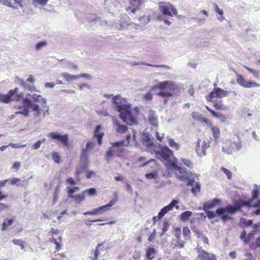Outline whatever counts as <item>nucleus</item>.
I'll use <instances>...</instances> for the list:
<instances>
[{
    "instance_id": "f704fd0d",
    "label": "nucleus",
    "mask_w": 260,
    "mask_h": 260,
    "mask_svg": "<svg viewBox=\"0 0 260 260\" xmlns=\"http://www.w3.org/2000/svg\"><path fill=\"white\" fill-rule=\"evenodd\" d=\"M217 88H214L213 90L209 94L206 96V100L209 102H212L213 99L217 98H218V91L217 90Z\"/></svg>"
},
{
    "instance_id": "cd10ccee",
    "label": "nucleus",
    "mask_w": 260,
    "mask_h": 260,
    "mask_svg": "<svg viewBox=\"0 0 260 260\" xmlns=\"http://www.w3.org/2000/svg\"><path fill=\"white\" fill-rule=\"evenodd\" d=\"M192 118L196 120L199 121H204L206 124L209 123V120L205 118H203L201 115L197 112H193L191 114Z\"/></svg>"
},
{
    "instance_id": "20e7f679",
    "label": "nucleus",
    "mask_w": 260,
    "mask_h": 260,
    "mask_svg": "<svg viewBox=\"0 0 260 260\" xmlns=\"http://www.w3.org/2000/svg\"><path fill=\"white\" fill-rule=\"evenodd\" d=\"M156 155L161 159L170 162L173 157V152L167 146H160L159 150L155 152Z\"/></svg>"
},
{
    "instance_id": "864d4df0",
    "label": "nucleus",
    "mask_w": 260,
    "mask_h": 260,
    "mask_svg": "<svg viewBox=\"0 0 260 260\" xmlns=\"http://www.w3.org/2000/svg\"><path fill=\"white\" fill-rule=\"evenodd\" d=\"M212 115L215 117H217L218 118H219L221 121L224 122L225 120V118L224 116L221 113L216 112L215 111H212L211 112Z\"/></svg>"
},
{
    "instance_id": "f03ea898",
    "label": "nucleus",
    "mask_w": 260,
    "mask_h": 260,
    "mask_svg": "<svg viewBox=\"0 0 260 260\" xmlns=\"http://www.w3.org/2000/svg\"><path fill=\"white\" fill-rule=\"evenodd\" d=\"M250 202L245 201L242 199L238 200L235 203L234 205L228 204L225 207L218 208L216 210L217 215H221L223 213L227 212L228 213L233 214L237 211L240 210L243 207L250 206Z\"/></svg>"
},
{
    "instance_id": "bf43d9fd",
    "label": "nucleus",
    "mask_w": 260,
    "mask_h": 260,
    "mask_svg": "<svg viewBox=\"0 0 260 260\" xmlns=\"http://www.w3.org/2000/svg\"><path fill=\"white\" fill-rule=\"evenodd\" d=\"M129 24L126 21H123L120 22V23L119 24V26L116 25V27L118 29H123L126 28L127 26H128Z\"/></svg>"
},
{
    "instance_id": "aec40b11",
    "label": "nucleus",
    "mask_w": 260,
    "mask_h": 260,
    "mask_svg": "<svg viewBox=\"0 0 260 260\" xmlns=\"http://www.w3.org/2000/svg\"><path fill=\"white\" fill-rule=\"evenodd\" d=\"M5 4L9 7L17 9L22 7V0H6Z\"/></svg>"
},
{
    "instance_id": "37998d69",
    "label": "nucleus",
    "mask_w": 260,
    "mask_h": 260,
    "mask_svg": "<svg viewBox=\"0 0 260 260\" xmlns=\"http://www.w3.org/2000/svg\"><path fill=\"white\" fill-rule=\"evenodd\" d=\"M180 160L183 164L188 168L192 169L193 168V164L190 160L183 158H181Z\"/></svg>"
},
{
    "instance_id": "0e129e2a",
    "label": "nucleus",
    "mask_w": 260,
    "mask_h": 260,
    "mask_svg": "<svg viewBox=\"0 0 260 260\" xmlns=\"http://www.w3.org/2000/svg\"><path fill=\"white\" fill-rule=\"evenodd\" d=\"M15 82H16L18 84H19L20 85L22 86V87H27L26 85V82H25L22 79H21L20 78H18V77H16V80H15Z\"/></svg>"
},
{
    "instance_id": "e2e57ef3",
    "label": "nucleus",
    "mask_w": 260,
    "mask_h": 260,
    "mask_svg": "<svg viewBox=\"0 0 260 260\" xmlns=\"http://www.w3.org/2000/svg\"><path fill=\"white\" fill-rule=\"evenodd\" d=\"M79 190V188L77 187H74L73 188L68 187L67 193L69 195H73V194L76 191Z\"/></svg>"
},
{
    "instance_id": "0eeeda50",
    "label": "nucleus",
    "mask_w": 260,
    "mask_h": 260,
    "mask_svg": "<svg viewBox=\"0 0 260 260\" xmlns=\"http://www.w3.org/2000/svg\"><path fill=\"white\" fill-rule=\"evenodd\" d=\"M116 202L111 200L108 204L96 208H94L90 211L83 213L84 215H100L109 210V209L115 204Z\"/></svg>"
},
{
    "instance_id": "2f4dec72",
    "label": "nucleus",
    "mask_w": 260,
    "mask_h": 260,
    "mask_svg": "<svg viewBox=\"0 0 260 260\" xmlns=\"http://www.w3.org/2000/svg\"><path fill=\"white\" fill-rule=\"evenodd\" d=\"M179 201L176 200H173L170 204L164 207V209L167 211V212L172 210L174 207H176V209H179V206L177 205Z\"/></svg>"
},
{
    "instance_id": "e433bc0d",
    "label": "nucleus",
    "mask_w": 260,
    "mask_h": 260,
    "mask_svg": "<svg viewBox=\"0 0 260 260\" xmlns=\"http://www.w3.org/2000/svg\"><path fill=\"white\" fill-rule=\"evenodd\" d=\"M156 251L154 248L150 247L146 251V256L149 260H152L155 255Z\"/></svg>"
},
{
    "instance_id": "58836bf2",
    "label": "nucleus",
    "mask_w": 260,
    "mask_h": 260,
    "mask_svg": "<svg viewBox=\"0 0 260 260\" xmlns=\"http://www.w3.org/2000/svg\"><path fill=\"white\" fill-rule=\"evenodd\" d=\"M217 91H218V98H222L223 97L228 96L229 93L230 92V91L228 90H224L222 89H221L220 88H217Z\"/></svg>"
},
{
    "instance_id": "603ef678",
    "label": "nucleus",
    "mask_w": 260,
    "mask_h": 260,
    "mask_svg": "<svg viewBox=\"0 0 260 260\" xmlns=\"http://www.w3.org/2000/svg\"><path fill=\"white\" fill-rule=\"evenodd\" d=\"M59 191H60V189H59V187H56V188L55 189L54 193H53V200H52V202H53V204H55L58 200V196L59 193Z\"/></svg>"
},
{
    "instance_id": "423d86ee",
    "label": "nucleus",
    "mask_w": 260,
    "mask_h": 260,
    "mask_svg": "<svg viewBox=\"0 0 260 260\" xmlns=\"http://www.w3.org/2000/svg\"><path fill=\"white\" fill-rule=\"evenodd\" d=\"M241 147V143L240 142H232L229 140L224 142L222 149L224 152L228 154H231L236 151L240 150Z\"/></svg>"
},
{
    "instance_id": "2eb2a0df",
    "label": "nucleus",
    "mask_w": 260,
    "mask_h": 260,
    "mask_svg": "<svg viewBox=\"0 0 260 260\" xmlns=\"http://www.w3.org/2000/svg\"><path fill=\"white\" fill-rule=\"evenodd\" d=\"M150 21L149 17H138L131 25H134L136 29H141Z\"/></svg>"
},
{
    "instance_id": "f257e3e1",
    "label": "nucleus",
    "mask_w": 260,
    "mask_h": 260,
    "mask_svg": "<svg viewBox=\"0 0 260 260\" xmlns=\"http://www.w3.org/2000/svg\"><path fill=\"white\" fill-rule=\"evenodd\" d=\"M113 100L114 108L119 112V117L123 122L129 125L136 124L137 120L130 112L131 105L125 99L116 95L114 96Z\"/></svg>"
},
{
    "instance_id": "f3484780",
    "label": "nucleus",
    "mask_w": 260,
    "mask_h": 260,
    "mask_svg": "<svg viewBox=\"0 0 260 260\" xmlns=\"http://www.w3.org/2000/svg\"><path fill=\"white\" fill-rule=\"evenodd\" d=\"M221 201L220 200L214 198L212 200L206 202L203 207V209L206 211L208 209H211L214 208L216 205H219Z\"/></svg>"
},
{
    "instance_id": "6ab92c4d",
    "label": "nucleus",
    "mask_w": 260,
    "mask_h": 260,
    "mask_svg": "<svg viewBox=\"0 0 260 260\" xmlns=\"http://www.w3.org/2000/svg\"><path fill=\"white\" fill-rule=\"evenodd\" d=\"M143 3V0H131V5L135 7L134 8L128 7L126 9V10L130 11L133 14H135V12L139 10V7L142 5Z\"/></svg>"
},
{
    "instance_id": "a211bd4d",
    "label": "nucleus",
    "mask_w": 260,
    "mask_h": 260,
    "mask_svg": "<svg viewBox=\"0 0 260 260\" xmlns=\"http://www.w3.org/2000/svg\"><path fill=\"white\" fill-rule=\"evenodd\" d=\"M88 166V160H85L83 161L81 158H80V165L78 168L76 169L75 172V175L76 178L79 180V176L81 173H82L85 169H87Z\"/></svg>"
},
{
    "instance_id": "5fc2aeb1",
    "label": "nucleus",
    "mask_w": 260,
    "mask_h": 260,
    "mask_svg": "<svg viewBox=\"0 0 260 260\" xmlns=\"http://www.w3.org/2000/svg\"><path fill=\"white\" fill-rule=\"evenodd\" d=\"M240 223L246 225H251L252 224V220L250 219H246L244 218L240 219Z\"/></svg>"
},
{
    "instance_id": "a19ab883",
    "label": "nucleus",
    "mask_w": 260,
    "mask_h": 260,
    "mask_svg": "<svg viewBox=\"0 0 260 260\" xmlns=\"http://www.w3.org/2000/svg\"><path fill=\"white\" fill-rule=\"evenodd\" d=\"M157 94L164 98H167V99H169L173 96V93L172 92L166 91H161L159 92Z\"/></svg>"
},
{
    "instance_id": "79ce46f5",
    "label": "nucleus",
    "mask_w": 260,
    "mask_h": 260,
    "mask_svg": "<svg viewBox=\"0 0 260 260\" xmlns=\"http://www.w3.org/2000/svg\"><path fill=\"white\" fill-rule=\"evenodd\" d=\"M141 64H144V65L148 66H150V67H154V68H162V69H164L167 70H170L171 69V68L170 67L168 66L167 65H165V64H162V65H153V64H149V63H144V62H142Z\"/></svg>"
},
{
    "instance_id": "c756f323",
    "label": "nucleus",
    "mask_w": 260,
    "mask_h": 260,
    "mask_svg": "<svg viewBox=\"0 0 260 260\" xmlns=\"http://www.w3.org/2000/svg\"><path fill=\"white\" fill-rule=\"evenodd\" d=\"M20 179L18 178H14L11 180V184L12 185H20L21 186H22L24 187H26L28 185V180H25L23 181L22 183H20Z\"/></svg>"
},
{
    "instance_id": "39448f33",
    "label": "nucleus",
    "mask_w": 260,
    "mask_h": 260,
    "mask_svg": "<svg viewBox=\"0 0 260 260\" xmlns=\"http://www.w3.org/2000/svg\"><path fill=\"white\" fill-rule=\"evenodd\" d=\"M123 140L114 143L112 146L110 147L107 152V157H110L113 155H120L123 150Z\"/></svg>"
},
{
    "instance_id": "f8f14e48",
    "label": "nucleus",
    "mask_w": 260,
    "mask_h": 260,
    "mask_svg": "<svg viewBox=\"0 0 260 260\" xmlns=\"http://www.w3.org/2000/svg\"><path fill=\"white\" fill-rule=\"evenodd\" d=\"M18 91V88L10 90L7 94L0 93V103L8 104L13 100V96Z\"/></svg>"
},
{
    "instance_id": "ea45409f",
    "label": "nucleus",
    "mask_w": 260,
    "mask_h": 260,
    "mask_svg": "<svg viewBox=\"0 0 260 260\" xmlns=\"http://www.w3.org/2000/svg\"><path fill=\"white\" fill-rule=\"evenodd\" d=\"M193 185L194 186L191 188V192L193 194L196 196L201 190V185L199 182H195L194 181Z\"/></svg>"
},
{
    "instance_id": "338daca9",
    "label": "nucleus",
    "mask_w": 260,
    "mask_h": 260,
    "mask_svg": "<svg viewBox=\"0 0 260 260\" xmlns=\"http://www.w3.org/2000/svg\"><path fill=\"white\" fill-rule=\"evenodd\" d=\"M213 8H214V11L217 13H218L219 15L222 16L223 14V11L222 10H220L218 6H217V5H216V4L214 3L213 4Z\"/></svg>"
},
{
    "instance_id": "9d476101",
    "label": "nucleus",
    "mask_w": 260,
    "mask_h": 260,
    "mask_svg": "<svg viewBox=\"0 0 260 260\" xmlns=\"http://www.w3.org/2000/svg\"><path fill=\"white\" fill-rule=\"evenodd\" d=\"M43 108L44 109L46 108V109L44 111L42 110L40 106L37 104L35 105L31 106V108L30 109L33 112L34 117L37 119L38 122H40L42 120V118H40L41 116L43 118H45L46 114H48L49 107L47 106H44Z\"/></svg>"
},
{
    "instance_id": "7ed1b4c3",
    "label": "nucleus",
    "mask_w": 260,
    "mask_h": 260,
    "mask_svg": "<svg viewBox=\"0 0 260 260\" xmlns=\"http://www.w3.org/2000/svg\"><path fill=\"white\" fill-rule=\"evenodd\" d=\"M172 166L174 170L178 172L176 173V177L182 182H186L187 186H193L194 181L190 179V172L187 171L185 168L178 166L175 163L172 164Z\"/></svg>"
},
{
    "instance_id": "49530a36",
    "label": "nucleus",
    "mask_w": 260,
    "mask_h": 260,
    "mask_svg": "<svg viewBox=\"0 0 260 260\" xmlns=\"http://www.w3.org/2000/svg\"><path fill=\"white\" fill-rule=\"evenodd\" d=\"M12 243L16 245H18L20 247L21 249H24V244L25 243V242L22 241L21 239H13L12 241Z\"/></svg>"
},
{
    "instance_id": "052dcab7",
    "label": "nucleus",
    "mask_w": 260,
    "mask_h": 260,
    "mask_svg": "<svg viewBox=\"0 0 260 260\" xmlns=\"http://www.w3.org/2000/svg\"><path fill=\"white\" fill-rule=\"evenodd\" d=\"M221 171H222L227 176V177L229 179H231L232 178V173L230 170L225 169V168L222 167L220 169Z\"/></svg>"
},
{
    "instance_id": "13d9d810",
    "label": "nucleus",
    "mask_w": 260,
    "mask_h": 260,
    "mask_svg": "<svg viewBox=\"0 0 260 260\" xmlns=\"http://www.w3.org/2000/svg\"><path fill=\"white\" fill-rule=\"evenodd\" d=\"M258 84L255 82L247 81L245 85V88H250L258 87Z\"/></svg>"
},
{
    "instance_id": "1a4fd4ad",
    "label": "nucleus",
    "mask_w": 260,
    "mask_h": 260,
    "mask_svg": "<svg viewBox=\"0 0 260 260\" xmlns=\"http://www.w3.org/2000/svg\"><path fill=\"white\" fill-rule=\"evenodd\" d=\"M157 87L161 90L167 89L169 92H171L173 94L175 93L176 91L179 90V86L172 81H164L159 82L157 85Z\"/></svg>"
},
{
    "instance_id": "b1692460",
    "label": "nucleus",
    "mask_w": 260,
    "mask_h": 260,
    "mask_svg": "<svg viewBox=\"0 0 260 260\" xmlns=\"http://www.w3.org/2000/svg\"><path fill=\"white\" fill-rule=\"evenodd\" d=\"M148 120L151 125L154 126H157L158 125L157 118L153 111H149Z\"/></svg>"
},
{
    "instance_id": "de8ad7c7",
    "label": "nucleus",
    "mask_w": 260,
    "mask_h": 260,
    "mask_svg": "<svg viewBox=\"0 0 260 260\" xmlns=\"http://www.w3.org/2000/svg\"><path fill=\"white\" fill-rule=\"evenodd\" d=\"M22 102L24 104L23 106H27L28 108L31 109L32 105H35L36 104L33 103L31 100L28 98H23Z\"/></svg>"
},
{
    "instance_id": "4468645a",
    "label": "nucleus",
    "mask_w": 260,
    "mask_h": 260,
    "mask_svg": "<svg viewBox=\"0 0 260 260\" xmlns=\"http://www.w3.org/2000/svg\"><path fill=\"white\" fill-rule=\"evenodd\" d=\"M48 136L51 139L60 141L64 146H67L69 145V138L67 135L61 136L58 133L52 132L48 134Z\"/></svg>"
},
{
    "instance_id": "c85d7f7f",
    "label": "nucleus",
    "mask_w": 260,
    "mask_h": 260,
    "mask_svg": "<svg viewBox=\"0 0 260 260\" xmlns=\"http://www.w3.org/2000/svg\"><path fill=\"white\" fill-rule=\"evenodd\" d=\"M104 243H101L98 244L97 246L96 247L95 250L94 252V257H98L100 255V252L102 250H106L107 249H109V247L108 246H104Z\"/></svg>"
},
{
    "instance_id": "774afa93",
    "label": "nucleus",
    "mask_w": 260,
    "mask_h": 260,
    "mask_svg": "<svg viewBox=\"0 0 260 260\" xmlns=\"http://www.w3.org/2000/svg\"><path fill=\"white\" fill-rule=\"evenodd\" d=\"M52 158L55 162H56L58 164L60 162V157L58 153H56V152L53 153L52 154Z\"/></svg>"
},
{
    "instance_id": "8fccbe9b",
    "label": "nucleus",
    "mask_w": 260,
    "mask_h": 260,
    "mask_svg": "<svg viewBox=\"0 0 260 260\" xmlns=\"http://www.w3.org/2000/svg\"><path fill=\"white\" fill-rule=\"evenodd\" d=\"M244 68L250 73L253 74V76L255 78H258L259 76L260 73L258 70H253L250 68L244 67Z\"/></svg>"
},
{
    "instance_id": "ddd939ff",
    "label": "nucleus",
    "mask_w": 260,
    "mask_h": 260,
    "mask_svg": "<svg viewBox=\"0 0 260 260\" xmlns=\"http://www.w3.org/2000/svg\"><path fill=\"white\" fill-rule=\"evenodd\" d=\"M94 147V144L93 142L87 141L85 147L82 148L81 155L80 158L84 161L85 160H88L89 152Z\"/></svg>"
},
{
    "instance_id": "c9c22d12",
    "label": "nucleus",
    "mask_w": 260,
    "mask_h": 260,
    "mask_svg": "<svg viewBox=\"0 0 260 260\" xmlns=\"http://www.w3.org/2000/svg\"><path fill=\"white\" fill-rule=\"evenodd\" d=\"M69 197L74 199L76 203H80L82 201L85 200L84 194H83V192L81 194L77 195H69Z\"/></svg>"
},
{
    "instance_id": "dca6fc26",
    "label": "nucleus",
    "mask_w": 260,
    "mask_h": 260,
    "mask_svg": "<svg viewBox=\"0 0 260 260\" xmlns=\"http://www.w3.org/2000/svg\"><path fill=\"white\" fill-rule=\"evenodd\" d=\"M197 260H216V256L212 253L202 250L201 252L198 254Z\"/></svg>"
},
{
    "instance_id": "393cba45",
    "label": "nucleus",
    "mask_w": 260,
    "mask_h": 260,
    "mask_svg": "<svg viewBox=\"0 0 260 260\" xmlns=\"http://www.w3.org/2000/svg\"><path fill=\"white\" fill-rule=\"evenodd\" d=\"M208 126H209L212 131L213 136L215 140H217L219 138L220 135V130L218 126H213L211 122L209 121V123L207 124Z\"/></svg>"
},
{
    "instance_id": "bb28decb",
    "label": "nucleus",
    "mask_w": 260,
    "mask_h": 260,
    "mask_svg": "<svg viewBox=\"0 0 260 260\" xmlns=\"http://www.w3.org/2000/svg\"><path fill=\"white\" fill-rule=\"evenodd\" d=\"M20 110L15 112L16 114H21L25 117H28L29 115V108L27 106L22 105L18 107Z\"/></svg>"
},
{
    "instance_id": "9b49d317",
    "label": "nucleus",
    "mask_w": 260,
    "mask_h": 260,
    "mask_svg": "<svg viewBox=\"0 0 260 260\" xmlns=\"http://www.w3.org/2000/svg\"><path fill=\"white\" fill-rule=\"evenodd\" d=\"M200 142L201 140L199 139L197 143L196 151L199 156H202L206 155V150L210 147L211 141L209 140L204 141L201 148L200 147Z\"/></svg>"
},
{
    "instance_id": "3c124183",
    "label": "nucleus",
    "mask_w": 260,
    "mask_h": 260,
    "mask_svg": "<svg viewBox=\"0 0 260 260\" xmlns=\"http://www.w3.org/2000/svg\"><path fill=\"white\" fill-rule=\"evenodd\" d=\"M198 238L205 244H208V238L200 232H197Z\"/></svg>"
},
{
    "instance_id": "09e8293b",
    "label": "nucleus",
    "mask_w": 260,
    "mask_h": 260,
    "mask_svg": "<svg viewBox=\"0 0 260 260\" xmlns=\"http://www.w3.org/2000/svg\"><path fill=\"white\" fill-rule=\"evenodd\" d=\"M87 193L90 196H93L96 194V190L94 188H90L89 189H85L83 191V194Z\"/></svg>"
},
{
    "instance_id": "c03bdc74",
    "label": "nucleus",
    "mask_w": 260,
    "mask_h": 260,
    "mask_svg": "<svg viewBox=\"0 0 260 260\" xmlns=\"http://www.w3.org/2000/svg\"><path fill=\"white\" fill-rule=\"evenodd\" d=\"M237 82L239 85L242 87H245V85L246 83V81L244 79L242 76L241 75H238L237 76V79H236Z\"/></svg>"
},
{
    "instance_id": "4d7b16f0",
    "label": "nucleus",
    "mask_w": 260,
    "mask_h": 260,
    "mask_svg": "<svg viewBox=\"0 0 260 260\" xmlns=\"http://www.w3.org/2000/svg\"><path fill=\"white\" fill-rule=\"evenodd\" d=\"M47 45L46 42H40L38 43L35 46V49L36 50H40L43 47H45Z\"/></svg>"
},
{
    "instance_id": "a878e982",
    "label": "nucleus",
    "mask_w": 260,
    "mask_h": 260,
    "mask_svg": "<svg viewBox=\"0 0 260 260\" xmlns=\"http://www.w3.org/2000/svg\"><path fill=\"white\" fill-rule=\"evenodd\" d=\"M28 96H30L35 102H39L42 103V104H46L47 102L46 99L45 98H42V96L40 94H37L36 93L34 94H28Z\"/></svg>"
},
{
    "instance_id": "412c9836",
    "label": "nucleus",
    "mask_w": 260,
    "mask_h": 260,
    "mask_svg": "<svg viewBox=\"0 0 260 260\" xmlns=\"http://www.w3.org/2000/svg\"><path fill=\"white\" fill-rule=\"evenodd\" d=\"M151 135L147 133L143 134L142 140L143 144L146 146L147 147H150L153 145V142L151 140Z\"/></svg>"
},
{
    "instance_id": "5701e85b",
    "label": "nucleus",
    "mask_w": 260,
    "mask_h": 260,
    "mask_svg": "<svg viewBox=\"0 0 260 260\" xmlns=\"http://www.w3.org/2000/svg\"><path fill=\"white\" fill-rule=\"evenodd\" d=\"M15 220V218L14 217H12L11 218H7L4 220V221L2 225L1 231H5L6 230L7 228L12 225Z\"/></svg>"
},
{
    "instance_id": "680f3d73",
    "label": "nucleus",
    "mask_w": 260,
    "mask_h": 260,
    "mask_svg": "<svg viewBox=\"0 0 260 260\" xmlns=\"http://www.w3.org/2000/svg\"><path fill=\"white\" fill-rule=\"evenodd\" d=\"M219 216H220L221 220L224 222H225L228 219H233V217L228 215L227 214H225V213H223V214Z\"/></svg>"
},
{
    "instance_id": "a18cd8bd",
    "label": "nucleus",
    "mask_w": 260,
    "mask_h": 260,
    "mask_svg": "<svg viewBox=\"0 0 260 260\" xmlns=\"http://www.w3.org/2000/svg\"><path fill=\"white\" fill-rule=\"evenodd\" d=\"M192 215L191 211H187L183 212L180 215V218L183 221H186L189 217Z\"/></svg>"
},
{
    "instance_id": "4c0bfd02",
    "label": "nucleus",
    "mask_w": 260,
    "mask_h": 260,
    "mask_svg": "<svg viewBox=\"0 0 260 260\" xmlns=\"http://www.w3.org/2000/svg\"><path fill=\"white\" fill-rule=\"evenodd\" d=\"M116 132L120 134H123L126 133L127 131V127L123 125L119 124L116 123Z\"/></svg>"
},
{
    "instance_id": "6e6552de",
    "label": "nucleus",
    "mask_w": 260,
    "mask_h": 260,
    "mask_svg": "<svg viewBox=\"0 0 260 260\" xmlns=\"http://www.w3.org/2000/svg\"><path fill=\"white\" fill-rule=\"evenodd\" d=\"M158 5L159 10L163 14L169 16H172V14L177 15L176 9L170 3L160 2Z\"/></svg>"
},
{
    "instance_id": "72a5a7b5",
    "label": "nucleus",
    "mask_w": 260,
    "mask_h": 260,
    "mask_svg": "<svg viewBox=\"0 0 260 260\" xmlns=\"http://www.w3.org/2000/svg\"><path fill=\"white\" fill-rule=\"evenodd\" d=\"M61 76L67 81L78 79L77 75H73L69 74L68 73H62L61 74Z\"/></svg>"
},
{
    "instance_id": "4be33fe9",
    "label": "nucleus",
    "mask_w": 260,
    "mask_h": 260,
    "mask_svg": "<svg viewBox=\"0 0 260 260\" xmlns=\"http://www.w3.org/2000/svg\"><path fill=\"white\" fill-rule=\"evenodd\" d=\"M102 129V127L101 125H98L96 127L95 132H94V137L96 138L98 140V143L99 145H101L102 143V138L104 135L103 132H101Z\"/></svg>"
},
{
    "instance_id": "473e14b6",
    "label": "nucleus",
    "mask_w": 260,
    "mask_h": 260,
    "mask_svg": "<svg viewBox=\"0 0 260 260\" xmlns=\"http://www.w3.org/2000/svg\"><path fill=\"white\" fill-rule=\"evenodd\" d=\"M167 139L168 140V144L171 148L176 150H178L180 149V145L178 143L175 142L173 139L169 137H167Z\"/></svg>"
},
{
    "instance_id": "69168bd1",
    "label": "nucleus",
    "mask_w": 260,
    "mask_h": 260,
    "mask_svg": "<svg viewBox=\"0 0 260 260\" xmlns=\"http://www.w3.org/2000/svg\"><path fill=\"white\" fill-rule=\"evenodd\" d=\"M14 96H15L16 101L19 102L21 100L22 101L23 94L22 92L18 93V90L16 93H15Z\"/></svg>"
},
{
    "instance_id": "6e6d98bb",
    "label": "nucleus",
    "mask_w": 260,
    "mask_h": 260,
    "mask_svg": "<svg viewBox=\"0 0 260 260\" xmlns=\"http://www.w3.org/2000/svg\"><path fill=\"white\" fill-rule=\"evenodd\" d=\"M205 212L206 215L209 219L214 218L216 216V215H217V213H216V211L214 212L213 211L207 210Z\"/></svg>"
},
{
    "instance_id": "7c9ffc66",
    "label": "nucleus",
    "mask_w": 260,
    "mask_h": 260,
    "mask_svg": "<svg viewBox=\"0 0 260 260\" xmlns=\"http://www.w3.org/2000/svg\"><path fill=\"white\" fill-rule=\"evenodd\" d=\"M214 104V108L217 110H224L226 107L223 105L221 100H214L212 102Z\"/></svg>"
}]
</instances>
